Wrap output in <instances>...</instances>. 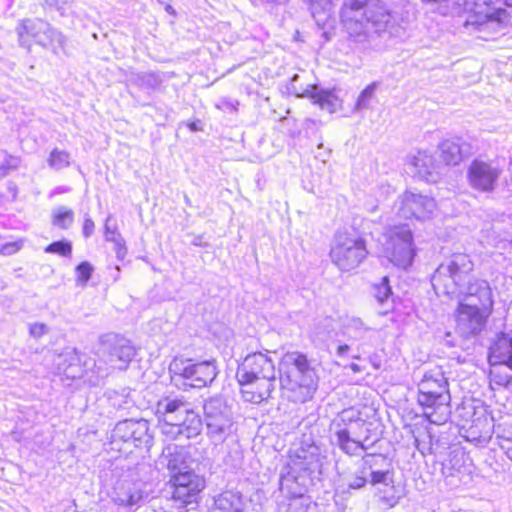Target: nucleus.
<instances>
[{
	"label": "nucleus",
	"instance_id": "f257e3e1",
	"mask_svg": "<svg viewBox=\"0 0 512 512\" xmlns=\"http://www.w3.org/2000/svg\"><path fill=\"white\" fill-rule=\"evenodd\" d=\"M416 401L431 423L440 425L446 422L451 395L449 381L442 366L436 365L424 373L418 386Z\"/></svg>",
	"mask_w": 512,
	"mask_h": 512
},
{
	"label": "nucleus",
	"instance_id": "f03ea898",
	"mask_svg": "<svg viewBox=\"0 0 512 512\" xmlns=\"http://www.w3.org/2000/svg\"><path fill=\"white\" fill-rule=\"evenodd\" d=\"M493 292L485 280H474L469 283L465 293V301L456 308L457 322L468 333H480L493 312Z\"/></svg>",
	"mask_w": 512,
	"mask_h": 512
},
{
	"label": "nucleus",
	"instance_id": "7ed1b4c3",
	"mask_svg": "<svg viewBox=\"0 0 512 512\" xmlns=\"http://www.w3.org/2000/svg\"><path fill=\"white\" fill-rule=\"evenodd\" d=\"M390 12L380 0H344L340 9V21L351 36L365 34L369 28L385 29Z\"/></svg>",
	"mask_w": 512,
	"mask_h": 512
},
{
	"label": "nucleus",
	"instance_id": "20e7f679",
	"mask_svg": "<svg viewBox=\"0 0 512 512\" xmlns=\"http://www.w3.org/2000/svg\"><path fill=\"white\" fill-rule=\"evenodd\" d=\"M291 368L280 374L283 388L293 402L305 403L313 399L319 386V376L307 355L301 352L288 353Z\"/></svg>",
	"mask_w": 512,
	"mask_h": 512
},
{
	"label": "nucleus",
	"instance_id": "39448f33",
	"mask_svg": "<svg viewBox=\"0 0 512 512\" xmlns=\"http://www.w3.org/2000/svg\"><path fill=\"white\" fill-rule=\"evenodd\" d=\"M167 486L174 507L180 512H189L200 505L207 482L204 475L194 469H177L170 472Z\"/></svg>",
	"mask_w": 512,
	"mask_h": 512
},
{
	"label": "nucleus",
	"instance_id": "423d86ee",
	"mask_svg": "<svg viewBox=\"0 0 512 512\" xmlns=\"http://www.w3.org/2000/svg\"><path fill=\"white\" fill-rule=\"evenodd\" d=\"M369 250L364 238L349 233H338L330 248L332 263L341 271L349 272L359 267L368 257Z\"/></svg>",
	"mask_w": 512,
	"mask_h": 512
},
{
	"label": "nucleus",
	"instance_id": "0eeeda50",
	"mask_svg": "<svg viewBox=\"0 0 512 512\" xmlns=\"http://www.w3.org/2000/svg\"><path fill=\"white\" fill-rule=\"evenodd\" d=\"M503 6L512 7V0H468L464 25L476 28L488 23L506 25L511 17Z\"/></svg>",
	"mask_w": 512,
	"mask_h": 512
},
{
	"label": "nucleus",
	"instance_id": "6e6552de",
	"mask_svg": "<svg viewBox=\"0 0 512 512\" xmlns=\"http://www.w3.org/2000/svg\"><path fill=\"white\" fill-rule=\"evenodd\" d=\"M389 260L396 267L409 268L416 257V246L413 233L404 225H396L390 230L388 237Z\"/></svg>",
	"mask_w": 512,
	"mask_h": 512
},
{
	"label": "nucleus",
	"instance_id": "1a4fd4ad",
	"mask_svg": "<svg viewBox=\"0 0 512 512\" xmlns=\"http://www.w3.org/2000/svg\"><path fill=\"white\" fill-rule=\"evenodd\" d=\"M502 170L490 160L475 158L467 168L466 178L469 186L481 193L493 192L498 186Z\"/></svg>",
	"mask_w": 512,
	"mask_h": 512
},
{
	"label": "nucleus",
	"instance_id": "9d476101",
	"mask_svg": "<svg viewBox=\"0 0 512 512\" xmlns=\"http://www.w3.org/2000/svg\"><path fill=\"white\" fill-rule=\"evenodd\" d=\"M217 376V367L214 361L192 362L183 361L182 366L174 371V377L190 388H203L210 384Z\"/></svg>",
	"mask_w": 512,
	"mask_h": 512
},
{
	"label": "nucleus",
	"instance_id": "9b49d317",
	"mask_svg": "<svg viewBox=\"0 0 512 512\" xmlns=\"http://www.w3.org/2000/svg\"><path fill=\"white\" fill-rule=\"evenodd\" d=\"M433 200L427 196L405 192L401 198L399 213L405 220L422 221L433 210Z\"/></svg>",
	"mask_w": 512,
	"mask_h": 512
},
{
	"label": "nucleus",
	"instance_id": "f8f14e48",
	"mask_svg": "<svg viewBox=\"0 0 512 512\" xmlns=\"http://www.w3.org/2000/svg\"><path fill=\"white\" fill-rule=\"evenodd\" d=\"M236 378L240 386L242 398L252 402L255 398L254 382L256 380V360L248 355L237 367Z\"/></svg>",
	"mask_w": 512,
	"mask_h": 512
},
{
	"label": "nucleus",
	"instance_id": "ddd939ff",
	"mask_svg": "<svg viewBox=\"0 0 512 512\" xmlns=\"http://www.w3.org/2000/svg\"><path fill=\"white\" fill-rule=\"evenodd\" d=\"M226 410V405L220 400L211 399L206 402L204 415L211 432L221 433L229 426L230 419Z\"/></svg>",
	"mask_w": 512,
	"mask_h": 512
},
{
	"label": "nucleus",
	"instance_id": "4468645a",
	"mask_svg": "<svg viewBox=\"0 0 512 512\" xmlns=\"http://www.w3.org/2000/svg\"><path fill=\"white\" fill-rule=\"evenodd\" d=\"M184 406L185 402L181 399L163 397L157 401L154 409V415L162 434L165 435V433H171L175 427L174 423L168 420V415L177 412Z\"/></svg>",
	"mask_w": 512,
	"mask_h": 512
},
{
	"label": "nucleus",
	"instance_id": "2eb2a0df",
	"mask_svg": "<svg viewBox=\"0 0 512 512\" xmlns=\"http://www.w3.org/2000/svg\"><path fill=\"white\" fill-rule=\"evenodd\" d=\"M174 426L171 433H165L170 439H175L179 435L193 438L200 435L203 423L198 413L193 409L186 408L184 418L180 422L174 423Z\"/></svg>",
	"mask_w": 512,
	"mask_h": 512
},
{
	"label": "nucleus",
	"instance_id": "dca6fc26",
	"mask_svg": "<svg viewBox=\"0 0 512 512\" xmlns=\"http://www.w3.org/2000/svg\"><path fill=\"white\" fill-rule=\"evenodd\" d=\"M488 361L506 364L512 371V338L499 333L489 348Z\"/></svg>",
	"mask_w": 512,
	"mask_h": 512
},
{
	"label": "nucleus",
	"instance_id": "f3484780",
	"mask_svg": "<svg viewBox=\"0 0 512 512\" xmlns=\"http://www.w3.org/2000/svg\"><path fill=\"white\" fill-rule=\"evenodd\" d=\"M299 96L309 98L313 104L330 113L341 108V100L332 90H317V87L313 85L305 89Z\"/></svg>",
	"mask_w": 512,
	"mask_h": 512
},
{
	"label": "nucleus",
	"instance_id": "a211bd4d",
	"mask_svg": "<svg viewBox=\"0 0 512 512\" xmlns=\"http://www.w3.org/2000/svg\"><path fill=\"white\" fill-rule=\"evenodd\" d=\"M474 270V263L471 257L466 253H455L447 265L449 277L456 284L463 281L464 278Z\"/></svg>",
	"mask_w": 512,
	"mask_h": 512
},
{
	"label": "nucleus",
	"instance_id": "6ab92c4d",
	"mask_svg": "<svg viewBox=\"0 0 512 512\" xmlns=\"http://www.w3.org/2000/svg\"><path fill=\"white\" fill-rule=\"evenodd\" d=\"M489 364L488 379L491 389L498 390L512 384V371L508 365L495 362H489Z\"/></svg>",
	"mask_w": 512,
	"mask_h": 512
},
{
	"label": "nucleus",
	"instance_id": "aec40b11",
	"mask_svg": "<svg viewBox=\"0 0 512 512\" xmlns=\"http://www.w3.org/2000/svg\"><path fill=\"white\" fill-rule=\"evenodd\" d=\"M136 354L135 347L126 339H119L112 348L111 356L120 369L128 367Z\"/></svg>",
	"mask_w": 512,
	"mask_h": 512
},
{
	"label": "nucleus",
	"instance_id": "412c9836",
	"mask_svg": "<svg viewBox=\"0 0 512 512\" xmlns=\"http://www.w3.org/2000/svg\"><path fill=\"white\" fill-rule=\"evenodd\" d=\"M463 157V151L459 143L447 140L441 144V159L446 165H457Z\"/></svg>",
	"mask_w": 512,
	"mask_h": 512
},
{
	"label": "nucleus",
	"instance_id": "4be33fe9",
	"mask_svg": "<svg viewBox=\"0 0 512 512\" xmlns=\"http://www.w3.org/2000/svg\"><path fill=\"white\" fill-rule=\"evenodd\" d=\"M234 495L229 492L219 494L209 508V512H242L238 506V501Z\"/></svg>",
	"mask_w": 512,
	"mask_h": 512
},
{
	"label": "nucleus",
	"instance_id": "5701e85b",
	"mask_svg": "<svg viewBox=\"0 0 512 512\" xmlns=\"http://www.w3.org/2000/svg\"><path fill=\"white\" fill-rule=\"evenodd\" d=\"M74 222V212L71 209H59L52 215V224L62 230H67Z\"/></svg>",
	"mask_w": 512,
	"mask_h": 512
},
{
	"label": "nucleus",
	"instance_id": "b1692460",
	"mask_svg": "<svg viewBox=\"0 0 512 512\" xmlns=\"http://www.w3.org/2000/svg\"><path fill=\"white\" fill-rule=\"evenodd\" d=\"M44 252L69 258L72 255L73 246L69 240H58L48 244L44 248Z\"/></svg>",
	"mask_w": 512,
	"mask_h": 512
},
{
	"label": "nucleus",
	"instance_id": "393cba45",
	"mask_svg": "<svg viewBox=\"0 0 512 512\" xmlns=\"http://www.w3.org/2000/svg\"><path fill=\"white\" fill-rule=\"evenodd\" d=\"M94 267L88 261H82L75 267L76 282L85 286L92 277Z\"/></svg>",
	"mask_w": 512,
	"mask_h": 512
},
{
	"label": "nucleus",
	"instance_id": "a878e982",
	"mask_svg": "<svg viewBox=\"0 0 512 512\" xmlns=\"http://www.w3.org/2000/svg\"><path fill=\"white\" fill-rule=\"evenodd\" d=\"M337 439L340 448L347 454H353L360 447V443L351 439L345 429L337 432Z\"/></svg>",
	"mask_w": 512,
	"mask_h": 512
},
{
	"label": "nucleus",
	"instance_id": "bb28decb",
	"mask_svg": "<svg viewBox=\"0 0 512 512\" xmlns=\"http://www.w3.org/2000/svg\"><path fill=\"white\" fill-rule=\"evenodd\" d=\"M49 165L56 169L68 167L70 164V156L66 151L54 149L48 159Z\"/></svg>",
	"mask_w": 512,
	"mask_h": 512
},
{
	"label": "nucleus",
	"instance_id": "cd10ccee",
	"mask_svg": "<svg viewBox=\"0 0 512 512\" xmlns=\"http://www.w3.org/2000/svg\"><path fill=\"white\" fill-rule=\"evenodd\" d=\"M106 240L114 243V250L119 259H123L126 256L127 247L119 232L108 231L106 233Z\"/></svg>",
	"mask_w": 512,
	"mask_h": 512
},
{
	"label": "nucleus",
	"instance_id": "c85d7f7f",
	"mask_svg": "<svg viewBox=\"0 0 512 512\" xmlns=\"http://www.w3.org/2000/svg\"><path fill=\"white\" fill-rule=\"evenodd\" d=\"M374 289L375 296L380 302L387 300L392 294L389 278L387 276L383 277L380 283L375 285Z\"/></svg>",
	"mask_w": 512,
	"mask_h": 512
},
{
	"label": "nucleus",
	"instance_id": "c756f323",
	"mask_svg": "<svg viewBox=\"0 0 512 512\" xmlns=\"http://www.w3.org/2000/svg\"><path fill=\"white\" fill-rule=\"evenodd\" d=\"M22 247L21 241L8 242L0 246V255H12Z\"/></svg>",
	"mask_w": 512,
	"mask_h": 512
},
{
	"label": "nucleus",
	"instance_id": "7c9ffc66",
	"mask_svg": "<svg viewBox=\"0 0 512 512\" xmlns=\"http://www.w3.org/2000/svg\"><path fill=\"white\" fill-rule=\"evenodd\" d=\"M367 477L365 475V471H363V475H355L352 481L349 483L348 488L357 490L363 488L367 484Z\"/></svg>",
	"mask_w": 512,
	"mask_h": 512
},
{
	"label": "nucleus",
	"instance_id": "2f4dec72",
	"mask_svg": "<svg viewBox=\"0 0 512 512\" xmlns=\"http://www.w3.org/2000/svg\"><path fill=\"white\" fill-rule=\"evenodd\" d=\"M47 327L44 323H34L30 326L29 332L34 338H40L47 332Z\"/></svg>",
	"mask_w": 512,
	"mask_h": 512
},
{
	"label": "nucleus",
	"instance_id": "473e14b6",
	"mask_svg": "<svg viewBox=\"0 0 512 512\" xmlns=\"http://www.w3.org/2000/svg\"><path fill=\"white\" fill-rule=\"evenodd\" d=\"M389 475H391L389 471H374L371 473V483L375 485L385 482Z\"/></svg>",
	"mask_w": 512,
	"mask_h": 512
},
{
	"label": "nucleus",
	"instance_id": "72a5a7b5",
	"mask_svg": "<svg viewBox=\"0 0 512 512\" xmlns=\"http://www.w3.org/2000/svg\"><path fill=\"white\" fill-rule=\"evenodd\" d=\"M95 230V223L91 218H85L82 224V233L87 238L90 237Z\"/></svg>",
	"mask_w": 512,
	"mask_h": 512
},
{
	"label": "nucleus",
	"instance_id": "f704fd0d",
	"mask_svg": "<svg viewBox=\"0 0 512 512\" xmlns=\"http://www.w3.org/2000/svg\"><path fill=\"white\" fill-rule=\"evenodd\" d=\"M376 87V83H371L367 87H365V89L361 92L359 96L358 104L360 105L361 102H364L367 98H371L374 94Z\"/></svg>",
	"mask_w": 512,
	"mask_h": 512
},
{
	"label": "nucleus",
	"instance_id": "c9c22d12",
	"mask_svg": "<svg viewBox=\"0 0 512 512\" xmlns=\"http://www.w3.org/2000/svg\"><path fill=\"white\" fill-rule=\"evenodd\" d=\"M186 126L192 132L202 131L203 130V125H202L200 120L189 121V122H187Z\"/></svg>",
	"mask_w": 512,
	"mask_h": 512
},
{
	"label": "nucleus",
	"instance_id": "e433bc0d",
	"mask_svg": "<svg viewBox=\"0 0 512 512\" xmlns=\"http://www.w3.org/2000/svg\"><path fill=\"white\" fill-rule=\"evenodd\" d=\"M426 158H428V155L425 153V152H419L417 156H415L413 159H412V164L416 167L419 166V163L418 161L422 160L424 161Z\"/></svg>",
	"mask_w": 512,
	"mask_h": 512
},
{
	"label": "nucleus",
	"instance_id": "4c0bfd02",
	"mask_svg": "<svg viewBox=\"0 0 512 512\" xmlns=\"http://www.w3.org/2000/svg\"><path fill=\"white\" fill-rule=\"evenodd\" d=\"M425 4H441L448 2L449 0H421Z\"/></svg>",
	"mask_w": 512,
	"mask_h": 512
},
{
	"label": "nucleus",
	"instance_id": "58836bf2",
	"mask_svg": "<svg viewBox=\"0 0 512 512\" xmlns=\"http://www.w3.org/2000/svg\"><path fill=\"white\" fill-rule=\"evenodd\" d=\"M371 468H372V464H370L369 461L367 459H365V461H364V470L371 469Z\"/></svg>",
	"mask_w": 512,
	"mask_h": 512
},
{
	"label": "nucleus",
	"instance_id": "ea45409f",
	"mask_svg": "<svg viewBox=\"0 0 512 512\" xmlns=\"http://www.w3.org/2000/svg\"><path fill=\"white\" fill-rule=\"evenodd\" d=\"M346 349H348V347H347V346H340V347H339V350H340V351H342V350H346Z\"/></svg>",
	"mask_w": 512,
	"mask_h": 512
},
{
	"label": "nucleus",
	"instance_id": "a19ab883",
	"mask_svg": "<svg viewBox=\"0 0 512 512\" xmlns=\"http://www.w3.org/2000/svg\"><path fill=\"white\" fill-rule=\"evenodd\" d=\"M39 43H40L42 46H46V45H47V43H44V42H41V41H39Z\"/></svg>",
	"mask_w": 512,
	"mask_h": 512
},
{
	"label": "nucleus",
	"instance_id": "79ce46f5",
	"mask_svg": "<svg viewBox=\"0 0 512 512\" xmlns=\"http://www.w3.org/2000/svg\"><path fill=\"white\" fill-rule=\"evenodd\" d=\"M369 457H374V454H368L367 458H369Z\"/></svg>",
	"mask_w": 512,
	"mask_h": 512
}]
</instances>
